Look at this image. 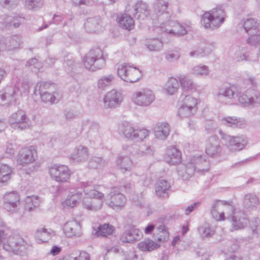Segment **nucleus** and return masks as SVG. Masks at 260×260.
<instances>
[{
	"label": "nucleus",
	"instance_id": "4be33fe9",
	"mask_svg": "<svg viewBox=\"0 0 260 260\" xmlns=\"http://www.w3.org/2000/svg\"><path fill=\"white\" fill-rule=\"evenodd\" d=\"M142 233L134 225H128L125 228L124 232L120 237L122 242L132 243L141 239Z\"/></svg>",
	"mask_w": 260,
	"mask_h": 260
},
{
	"label": "nucleus",
	"instance_id": "680f3d73",
	"mask_svg": "<svg viewBox=\"0 0 260 260\" xmlns=\"http://www.w3.org/2000/svg\"><path fill=\"white\" fill-rule=\"evenodd\" d=\"M40 95L42 101L44 102H50L53 103L55 101V96L48 91L44 93H41Z\"/></svg>",
	"mask_w": 260,
	"mask_h": 260
},
{
	"label": "nucleus",
	"instance_id": "1a4fd4ad",
	"mask_svg": "<svg viewBox=\"0 0 260 260\" xmlns=\"http://www.w3.org/2000/svg\"><path fill=\"white\" fill-rule=\"evenodd\" d=\"M8 123L12 128L18 130L29 128L31 125L30 120L21 110H18L9 117Z\"/></svg>",
	"mask_w": 260,
	"mask_h": 260
},
{
	"label": "nucleus",
	"instance_id": "c85d7f7f",
	"mask_svg": "<svg viewBox=\"0 0 260 260\" xmlns=\"http://www.w3.org/2000/svg\"><path fill=\"white\" fill-rule=\"evenodd\" d=\"M154 131L156 139L164 140L170 134V127L168 123H158L156 124Z\"/></svg>",
	"mask_w": 260,
	"mask_h": 260
},
{
	"label": "nucleus",
	"instance_id": "39448f33",
	"mask_svg": "<svg viewBox=\"0 0 260 260\" xmlns=\"http://www.w3.org/2000/svg\"><path fill=\"white\" fill-rule=\"evenodd\" d=\"M120 131L125 138L136 142L143 141L150 134V132L145 128H136L133 124L126 121L121 124Z\"/></svg>",
	"mask_w": 260,
	"mask_h": 260
},
{
	"label": "nucleus",
	"instance_id": "13d9d810",
	"mask_svg": "<svg viewBox=\"0 0 260 260\" xmlns=\"http://www.w3.org/2000/svg\"><path fill=\"white\" fill-rule=\"evenodd\" d=\"M25 5L28 9L40 8L43 5V0H25Z\"/></svg>",
	"mask_w": 260,
	"mask_h": 260
},
{
	"label": "nucleus",
	"instance_id": "b1692460",
	"mask_svg": "<svg viewBox=\"0 0 260 260\" xmlns=\"http://www.w3.org/2000/svg\"><path fill=\"white\" fill-rule=\"evenodd\" d=\"M154 5V11L158 16L159 21H163L165 19H170L171 14L168 11V3L165 0H156Z\"/></svg>",
	"mask_w": 260,
	"mask_h": 260
},
{
	"label": "nucleus",
	"instance_id": "c03bdc74",
	"mask_svg": "<svg viewBox=\"0 0 260 260\" xmlns=\"http://www.w3.org/2000/svg\"><path fill=\"white\" fill-rule=\"evenodd\" d=\"M159 245L153 241L147 239L138 244L139 248L143 251H150L157 248Z\"/></svg>",
	"mask_w": 260,
	"mask_h": 260
},
{
	"label": "nucleus",
	"instance_id": "0eeeda50",
	"mask_svg": "<svg viewBox=\"0 0 260 260\" xmlns=\"http://www.w3.org/2000/svg\"><path fill=\"white\" fill-rule=\"evenodd\" d=\"M218 133L227 148L232 152L240 151L248 144L247 138L243 135L231 136L225 134L221 130H219Z\"/></svg>",
	"mask_w": 260,
	"mask_h": 260
},
{
	"label": "nucleus",
	"instance_id": "bb28decb",
	"mask_svg": "<svg viewBox=\"0 0 260 260\" xmlns=\"http://www.w3.org/2000/svg\"><path fill=\"white\" fill-rule=\"evenodd\" d=\"M64 232L68 237H79L81 235V226L80 224L76 220L67 222L64 225Z\"/></svg>",
	"mask_w": 260,
	"mask_h": 260
},
{
	"label": "nucleus",
	"instance_id": "20e7f679",
	"mask_svg": "<svg viewBox=\"0 0 260 260\" xmlns=\"http://www.w3.org/2000/svg\"><path fill=\"white\" fill-rule=\"evenodd\" d=\"M225 14L220 8L213 9L202 16L201 24L205 28L214 29L219 27L224 21Z\"/></svg>",
	"mask_w": 260,
	"mask_h": 260
},
{
	"label": "nucleus",
	"instance_id": "c9c22d12",
	"mask_svg": "<svg viewBox=\"0 0 260 260\" xmlns=\"http://www.w3.org/2000/svg\"><path fill=\"white\" fill-rule=\"evenodd\" d=\"M116 165L123 171H129L133 167L132 160L127 156H119L116 160Z\"/></svg>",
	"mask_w": 260,
	"mask_h": 260
},
{
	"label": "nucleus",
	"instance_id": "6e6d98bb",
	"mask_svg": "<svg viewBox=\"0 0 260 260\" xmlns=\"http://www.w3.org/2000/svg\"><path fill=\"white\" fill-rule=\"evenodd\" d=\"M258 199L255 194L248 193L245 196L244 204L247 208L254 207L258 204Z\"/></svg>",
	"mask_w": 260,
	"mask_h": 260
},
{
	"label": "nucleus",
	"instance_id": "e433bc0d",
	"mask_svg": "<svg viewBox=\"0 0 260 260\" xmlns=\"http://www.w3.org/2000/svg\"><path fill=\"white\" fill-rule=\"evenodd\" d=\"M198 232L203 238H209L215 233V230L208 223L205 222L198 228Z\"/></svg>",
	"mask_w": 260,
	"mask_h": 260
},
{
	"label": "nucleus",
	"instance_id": "bf43d9fd",
	"mask_svg": "<svg viewBox=\"0 0 260 260\" xmlns=\"http://www.w3.org/2000/svg\"><path fill=\"white\" fill-rule=\"evenodd\" d=\"M50 87V84L48 82H39L36 85L35 89V94H37V90L39 94L47 92V90L49 89Z\"/></svg>",
	"mask_w": 260,
	"mask_h": 260
},
{
	"label": "nucleus",
	"instance_id": "3c124183",
	"mask_svg": "<svg viewBox=\"0 0 260 260\" xmlns=\"http://www.w3.org/2000/svg\"><path fill=\"white\" fill-rule=\"evenodd\" d=\"M182 105L189 108L193 111L197 112V100L190 95H186L183 98Z\"/></svg>",
	"mask_w": 260,
	"mask_h": 260
},
{
	"label": "nucleus",
	"instance_id": "412c9836",
	"mask_svg": "<svg viewBox=\"0 0 260 260\" xmlns=\"http://www.w3.org/2000/svg\"><path fill=\"white\" fill-rule=\"evenodd\" d=\"M230 218L232 222V230L243 229L248 223L246 215L240 211H233Z\"/></svg>",
	"mask_w": 260,
	"mask_h": 260
},
{
	"label": "nucleus",
	"instance_id": "09e8293b",
	"mask_svg": "<svg viewBox=\"0 0 260 260\" xmlns=\"http://www.w3.org/2000/svg\"><path fill=\"white\" fill-rule=\"evenodd\" d=\"M191 73L198 77L207 76L209 74V69L207 66L200 64L194 66L191 70Z\"/></svg>",
	"mask_w": 260,
	"mask_h": 260
},
{
	"label": "nucleus",
	"instance_id": "473e14b6",
	"mask_svg": "<svg viewBox=\"0 0 260 260\" xmlns=\"http://www.w3.org/2000/svg\"><path fill=\"white\" fill-rule=\"evenodd\" d=\"M129 14L125 13L118 17L119 25L123 29L131 30L134 27V21Z\"/></svg>",
	"mask_w": 260,
	"mask_h": 260
},
{
	"label": "nucleus",
	"instance_id": "6e6552de",
	"mask_svg": "<svg viewBox=\"0 0 260 260\" xmlns=\"http://www.w3.org/2000/svg\"><path fill=\"white\" fill-rule=\"evenodd\" d=\"M117 74L122 80L129 83L137 82L142 76L141 71L127 63L119 66Z\"/></svg>",
	"mask_w": 260,
	"mask_h": 260
},
{
	"label": "nucleus",
	"instance_id": "338daca9",
	"mask_svg": "<svg viewBox=\"0 0 260 260\" xmlns=\"http://www.w3.org/2000/svg\"><path fill=\"white\" fill-rule=\"evenodd\" d=\"M236 59L238 61H249L250 60V56L247 52H240L237 53Z\"/></svg>",
	"mask_w": 260,
	"mask_h": 260
},
{
	"label": "nucleus",
	"instance_id": "e2e57ef3",
	"mask_svg": "<svg viewBox=\"0 0 260 260\" xmlns=\"http://www.w3.org/2000/svg\"><path fill=\"white\" fill-rule=\"evenodd\" d=\"M216 124L214 121L207 120L205 124V130L208 133H211L216 129Z\"/></svg>",
	"mask_w": 260,
	"mask_h": 260
},
{
	"label": "nucleus",
	"instance_id": "9d476101",
	"mask_svg": "<svg viewBox=\"0 0 260 260\" xmlns=\"http://www.w3.org/2000/svg\"><path fill=\"white\" fill-rule=\"evenodd\" d=\"M132 99L137 106L148 107L154 101L155 95L152 90L148 88H142L133 93Z\"/></svg>",
	"mask_w": 260,
	"mask_h": 260
},
{
	"label": "nucleus",
	"instance_id": "8fccbe9b",
	"mask_svg": "<svg viewBox=\"0 0 260 260\" xmlns=\"http://www.w3.org/2000/svg\"><path fill=\"white\" fill-rule=\"evenodd\" d=\"M24 209L28 211H31L33 209L38 207L40 203V200L34 196H28L25 199Z\"/></svg>",
	"mask_w": 260,
	"mask_h": 260
},
{
	"label": "nucleus",
	"instance_id": "72a5a7b5",
	"mask_svg": "<svg viewBox=\"0 0 260 260\" xmlns=\"http://www.w3.org/2000/svg\"><path fill=\"white\" fill-rule=\"evenodd\" d=\"M179 86L180 83L178 80L175 78L171 77L166 82L164 90L168 94L173 95L177 91Z\"/></svg>",
	"mask_w": 260,
	"mask_h": 260
},
{
	"label": "nucleus",
	"instance_id": "2f4dec72",
	"mask_svg": "<svg viewBox=\"0 0 260 260\" xmlns=\"http://www.w3.org/2000/svg\"><path fill=\"white\" fill-rule=\"evenodd\" d=\"M129 150L133 149L131 153L133 156L139 157L145 155H151L153 153V147L149 145H142L139 148L129 147Z\"/></svg>",
	"mask_w": 260,
	"mask_h": 260
},
{
	"label": "nucleus",
	"instance_id": "79ce46f5",
	"mask_svg": "<svg viewBox=\"0 0 260 260\" xmlns=\"http://www.w3.org/2000/svg\"><path fill=\"white\" fill-rule=\"evenodd\" d=\"M51 236V230L40 228L36 232V238L39 242H47Z\"/></svg>",
	"mask_w": 260,
	"mask_h": 260
},
{
	"label": "nucleus",
	"instance_id": "4d7b16f0",
	"mask_svg": "<svg viewBox=\"0 0 260 260\" xmlns=\"http://www.w3.org/2000/svg\"><path fill=\"white\" fill-rule=\"evenodd\" d=\"M196 113V112L193 111L189 108L182 105L178 109V115L181 118H185L194 115Z\"/></svg>",
	"mask_w": 260,
	"mask_h": 260
},
{
	"label": "nucleus",
	"instance_id": "a19ab883",
	"mask_svg": "<svg viewBox=\"0 0 260 260\" xmlns=\"http://www.w3.org/2000/svg\"><path fill=\"white\" fill-rule=\"evenodd\" d=\"M21 19V17L14 14L6 17L4 19L2 23L6 27L13 25L14 27L17 28L20 25Z\"/></svg>",
	"mask_w": 260,
	"mask_h": 260
},
{
	"label": "nucleus",
	"instance_id": "aec40b11",
	"mask_svg": "<svg viewBox=\"0 0 260 260\" xmlns=\"http://www.w3.org/2000/svg\"><path fill=\"white\" fill-rule=\"evenodd\" d=\"M37 157V152L32 146L22 148L18 157V162L22 166L33 162Z\"/></svg>",
	"mask_w": 260,
	"mask_h": 260
},
{
	"label": "nucleus",
	"instance_id": "f03ea898",
	"mask_svg": "<svg viewBox=\"0 0 260 260\" xmlns=\"http://www.w3.org/2000/svg\"><path fill=\"white\" fill-rule=\"evenodd\" d=\"M209 169V162L205 156H195L192 157L187 163L178 167L177 172L182 179L188 180L196 171L203 173L207 172Z\"/></svg>",
	"mask_w": 260,
	"mask_h": 260
},
{
	"label": "nucleus",
	"instance_id": "c756f323",
	"mask_svg": "<svg viewBox=\"0 0 260 260\" xmlns=\"http://www.w3.org/2000/svg\"><path fill=\"white\" fill-rule=\"evenodd\" d=\"M101 20L100 17L95 16L87 19L84 24L86 30L89 32H95L101 29Z\"/></svg>",
	"mask_w": 260,
	"mask_h": 260
},
{
	"label": "nucleus",
	"instance_id": "37998d69",
	"mask_svg": "<svg viewBox=\"0 0 260 260\" xmlns=\"http://www.w3.org/2000/svg\"><path fill=\"white\" fill-rule=\"evenodd\" d=\"M84 126L89 128L87 132L88 137L92 138L99 136V125L98 123L88 120L85 122Z\"/></svg>",
	"mask_w": 260,
	"mask_h": 260
},
{
	"label": "nucleus",
	"instance_id": "4c0bfd02",
	"mask_svg": "<svg viewBox=\"0 0 260 260\" xmlns=\"http://www.w3.org/2000/svg\"><path fill=\"white\" fill-rule=\"evenodd\" d=\"M12 168L6 164H0V183L7 182L11 178Z\"/></svg>",
	"mask_w": 260,
	"mask_h": 260
},
{
	"label": "nucleus",
	"instance_id": "dca6fc26",
	"mask_svg": "<svg viewBox=\"0 0 260 260\" xmlns=\"http://www.w3.org/2000/svg\"><path fill=\"white\" fill-rule=\"evenodd\" d=\"M221 151L220 141L217 136H211L207 140L206 152L208 155L211 157H216L219 156Z\"/></svg>",
	"mask_w": 260,
	"mask_h": 260
},
{
	"label": "nucleus",
	"instance_id": "7ed1b4c3",
	"mask_svg": "<svg viewBox=\"0 0 260 260\" xmlns=\"http://www.w3.org/2000/svg\"><path fill=\"white\" fill-rule=\"evenodd\" d=\"M84 192L85 196L82 200L83 207L92 211L100 210L103 204L104 194L90 185L85 186Z\"/></svg>",
	"mask_w": 260,
	"mask_h": 260
},
{
	"label": "nucleus",
	"instance_id": "f3484780",
	"mask_svg": "<svg viewBox=\"0 0 260 260\" xmlns=\"http://www.w3.org/2000/svg\"><path fill=\"white\" fill-rule=\"evenodd\" d=\"M20 198L16 191L6 193L4 197V207L8 212L14 213L17 211Z\"/></svg>",
	"mask_w": 260,
	"mask_h": 260
},
{
	"label": "nucleus",
	"instance_id": "f8f14e48",
	"mask_svg": "<svg viewBox=\"0 0 260 260\" xmlns=\"http://www.w3.org/2000/svg\"><path fill=\"white\" fill-rule=\"evenodd\" d=\"M22 95L21 89L7 86L0 91V100L3 105H9L15 103L19 96Z\"/></svg>",
	"mask_w": 260,
	"mask_h": 260
},
{
	"label": "nucleus",
	"instance_id": "6ab92c4d",
	"mask_svg": "<svg viewBox=\"0 0 260 260\" xmlns=\"http://www.w3.org/2000/svg\"><path fill=\"white\" fill-rule=\"evenodd\" d=\"M123 100L122 93L116 89L108 92L104 98V102L106 107L115 108L118 107Z\"/></svg>",
	"mask_w": 260,
	"mask_h": 260
},
{
	"label": "nucleus",
	"instance_id": "ea45409f",
	"mask_svg": "<svg viewBox=\"0 0 260 260\" xmlns=\"http://www.w3.org/2000/svg\"><path fill=\"white\" fill-rule=\"evenodd\" d=\"M241 24L247 33H249V31L256 30L258 25L257 20L253 18H244L242 20Z\"/></svg>",
	"mask_w": 260,
	"mask_h": 260
},
{
	"label": "nucleus",
	"instance_id": "49530a36",
	"mask_svg": "<svg viewBox=\"0 0 260 260\" xmlns=\"http://www.w3.org/2000/svg\"><path fill=\"white\" fill-rule=\"evenodd\" d=\"M145 45L151 51H158L162 48V43L159 39H148L146 40Z\"/></svg>",
	"mask_w": 260,
	"mask_h": 260
},
{
	"label": "nucleus",
	"instance_id": "7c9ffc66",
	"mask_svg": "<svg viewBox=\"0 0 260 260\" xmlns=\"http://www.w3.org/2000/svg\"><path fill=\"white\" fill-rule=\"evenodd\" d=\"M115 76L113 74H108L101 77L98 80V87L103 90L110 87L114 83Z\"/></svg>",
	"mask_w": 260,
	"mask_h": 260
},
{
	"label": "nucleus",
	"instance_id": "69168bd1",
	"mask_svg": "<svg viewBox=\"0 0 260 260\" xmlns=\"http://www.w3.org/2000/svg\"><path fill=\"white\" fill-rule=\"evenodd\" d=\"M189 55L191 57H202L204 55V51L201 48H197L191 51Z\"/></svg>",
	"mask_w": 260,
	"mask_h": 260
},
{
	"label": "nucleus",
	"instance_id": "5fc2aeb1",
	"mask_svg": "<svg viewBox=\"0 0 260 260\" xmlns=\"http://www.w3.org/2000/svg\"><path fill=\"white\" fill-rule=\"evenodd\" d=\"M172 23L173 29L171 30L173 32V36L179 37L184 36L187 33V31L185 26L182 24H180L176 21H175V22H173Z\"/></svg>",
	"mask_w": 260,
	"mask_h": 260
},
{
	"label": "nucleus",
	"instance_id": "774afa93",
	"mask_svg": "<svg viewBox=\"0 0 260 260\" xmlns=\"http://www.w3.org/2000/svg\"><path fill=\"white\" fill-rule=\"evenodd\" d=\"M0 3L5 7L12 8L18 5V0H0Z\"/></svg>",
	"mask_w": 260,
	"mask_h": 260
},
{
	"label": "nucleus",
	"instance_id": "603ef678",
	"mask_svg": "<svg viewBox=\"0 0 260 260\" xmlns=\"http://www.w3.org/2000/svg\"><path fill=\"white\" fill-rule=\"evenodd\" d=\"M221 123L228 127H237L240 125V120L236 117H224L221 120Z\"/></svg>",
	"mask_w": 260,
	"mask_h": 260
},
{
	"label": "nucleus",
	"instance_id": "f704fd0d",
	"mask_svg": "<svg viewBox=\"0 0 260 260\" xmlns=\"http://www.w3.org/2000/svg\"><path fill=\"white\" fill-rule=\"evenodd\" d=\"M181 86L184 91H191L196 88V86L192 79L187 76L181 75L178 77Z\"/></svg>",
	"mask_w": 260,
	"mask_h": 260
},
{
	"label": "nucleus",
	"instance_id": "ddd939ff",
	"mask_svg": "<svg viewBox=\"0 0 260 260\" xmlns=\"http://www.w3.org/2000/svg\"><path fill=\"white\" fill-rule=\"evenodd\" d=\"M125 12L133 15L137 19H144L150 14V9L146 3L140 1L132 7L127 5Z\"/></svg>",
	"mask_w": 260,
	"mask_h": 260
},
{
	"label": "nucleus",
	"instance_id": "864d4df0",
	"mask_svg": "<svg viewBox=\"0 0 260 260\" xmlns=\"http://www.w3.org/2000/svg\"><path fill=\"white\" fill-rule=\"evenodd\" d=\"M21 38L17 35L12 36L6 43V47L8 50H14L18 48L20 44Z\"/></svg>",
	"mask_w": 260,
	"mask_h": 260
},
{
	"label": "nucleus",
	"instance_id": "9b49d317",
	"mask_svg": "<svg viewBox=\"0 0 260 260\" xmlns=\"http://www.w3.org/2000/svg\"><path fill=\"white\" fill-rule=\"evenodd\" d=\"M26 242L18 236L9 237L8 240L4 243L3 247L5 250L12 252L16 254H21L26 249Z\"/></svg>",
	"mask_w": 260,
	"mask_h": 260
},
{
	"label": "nucleus",
	"instance_id": "423d86ee",
	"mask_svg": "<svg viewBox=\"0 0 260 260\" xmlns=\"http://www.w3.org/2000/svg\"><path fill=\"white\" fill-rule=\"evenodd\" d=\"M83 63L86 69L91 71L104 68L106 62L103 57L102 51L99 48L90 50L84 57Z\"/></svg>",
	"mask_w": 260,
	"mask_h": 260
},
{
	"label": "nucleus",
	"instance_id": "58836bf2",
	"mask_svg": "<svg viewBox=\"0 0 260 260\" xmlns=\"http://www.w3.org/2000/svg\"><path fill=\"white\" fill-rule=\"evenodd\" d=\"M114 230L115 228L113 225L109 223H104L99 226L98 230L95 233V235L97 237H107L111 235Z\"/></svg>",
	"mask_w": 260,
	"mask_h": 260
},
{
	"label": "nucleus",
	"instance_id": "0e129e2a",
	"mask_svg": "<svg viewBox=\"0 0 260 260\" xmlns=\"http://www.w3.org/2000/svg\"><path fill=\"white\" fill-rule=\"evenodd\" d=\"M103 164V159L99 157H93L91 158L89 166L93 168H97L99 165Z\"/></svg>",
	"mask_w": 260,
	"mask_h": 260
},
{
	"label": "nucleus",
	"instance_id": "a18cd8bd",
	"mask_svg": "<svg viewBox=\"0 0 260 260\" xmlns=\"http://www.w3.org/2000/svg\"><path fill=\"white\" fill-rule=\"evenodd\" d=\"M159 21L161 22V24L156 29L161 32H165L173 36V32L171 29H173L172 23L175 22V21L170 20V19H165L164 20Z\"/></svg>",
	"mask_w": 260,
	"mask_h": 260
},
{
	"label": "nucleus",
	"instance_id": "4468645a",
	"mask_svg": "<svg viewBox=\"0 0 260 260\" xmlns=\"http://www.w3.org/2000/svg\"><path fill=\"white\" fill-rule=\"evenodd\" d=\"M51 178L57 182H67L70 177L69 168L65 165H54L49 169Z\"/></svg>",
	"mask_w": 260,
	"mask_h": 260
},
{
	"label": "nucleus",
	"instance_id": "de8ad7c7",
	"mask_svg": "<svg viewBox=\"0 0 260 260\" xmlns=\"http://www.w3.org/2000/svg\"><path fill=\"white\" fill-rule=\"evenodd\" d=\"M156 238L158 242H165L169 238V233L164 225H160L156 229Z\"/></svg>",
	"mask_w": 260,
	"mask_h": 260
},
{
	"label": "nucleus",
	"instance_id": "052dcab7",
	"mask_svg": "<svg viewBox=\"0 0 260 260\" xmlns=\"http://www.w3.org/2000/svg\"><path fill=\"white\" fill-rule=\"evenodd\" d=\"M247 43L250 45L255 46L260 43V34L251 35L247 39Z\"/></svg>",
	"mask_w": 260,
	"mask_h": 260
},
{
	"label": "nucleus",
	"instance_id": "a878e982",
	"mask_svg": "<svg viewBox=\"0 0 260 260\" xmlns=\"http://www.w3.org/2000/svg\"><path fill=\"white\" fill-rule=\"evenodd\" d=\"M89 150L86 146H77L70 156V158L76 162H81L87 160L89 157Z\"/></svg>",
	"mask_w": 260,
	"mask_h": 260
},
{
	"label": "nucleus",
	"instance_id": "393cba45",
	"mask_svg": "<svg viewBox=\"0 0 260 260\" xmlns=\"http://www.w3.org/2000/svg\"><path fill=\"white\" fill-rule=\"evenodd\" d=\"M171 184L164 179H159L155 184V193L156 196L161 199L169 197V192L171 188Z\"/></svg>",
	"mask_w": 260,
	"mask_h": 260
},
{
	"label": "nucleus",
	"instance_id": "5701e85b",
	"mask_svg": "<svg viewBox=\"0 0 260 260\" xmlns=\"http://www.w3.org/2000/svg\"><path fill=\"white\" fill-rule=\"evenodd\" d=\"M82 193L79 189L71 190L66 199L62 202L64 207L74 208L77 206L82 198Z\"/></svg>",
	"mask_w": 260,
	"mask_h": 260
},
{
	"label": "nucleus",
	"instance_id": "f257e3e1",
	"mask_svg": "<svg viewBox=\"0 0 260 260\" xmlns=\"http://www.w3.org/2000/svg\"><path fill=\"white\" fill-rule=\"evenodd\" d=\"M217 101L223 104H233L238 102L245 107L252 108L260 104V92L232 85L219 89L216 95Z\"/></svg>",
	"mask_w": 260,
	"mask_h": 260
},
{
	"label": "nucleus",
	"instance_id": "a211bd4d",
	"mask_svg": "<svg viewBox=\"0 0 260 260\" xmlns=\"http://www.w3.org/2000/svg\"><path fill=\"white\" fill-rule=\"evenodd\" d=\"M230 209L233 210V208L230 206L226 202L220 200L215 201L211 206V213L214 218L217 220H224V212Z\"/></svg>",
	"mask_w": 260,
	"mask_h": 260
},
{
	"label": "nucleus",
	"instance_id": "2eb2a0df",
	"mask_svg": "<svg viewBox=\"0 0 260 260\" xmlns=\"http://www.w3.org/2000/svg\"><path fill=\"white\" fill-rule=\"evenodd\" d=\"M119 188L113 187L110 192V202L108 206L115 210L121 209L126 204V199L124 195L121 193Z\"/></svg>",
	"mask_w": 260,
	"mask_h": 260
},
{
	"label": "nucleus",
	"instance_id": "cd10ccee",
	"mask_svg": "<svg viewBox=\"0 0 260 260\" xmlns=\"http://www.w3.org/2000/svg\"><path fill=\"white\" fill-rule=\"evenodd\" d=\"M165 159L170 165H177L181 162V153L175 147H170L167 149Z\"/></svg>",
	"mask_w": 260,
	"mask_h": 260
}]
</instances>
